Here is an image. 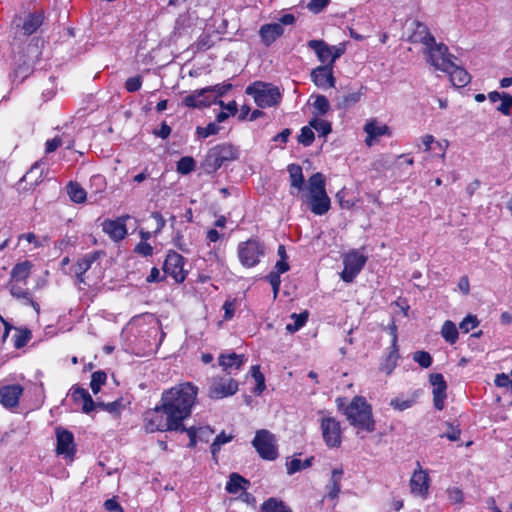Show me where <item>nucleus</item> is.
<instances>
[{"mask_svg": "<svg viewBox=\"0 0 512 512\" xmlns=\"http://www.w3.org/2000/svg\"><path fill=\"white\" fill-rule=\"evenodd\" d=\"M146 320H148V324L151 325L150 329L156 332L158 329V322L151 315L135 317L132 319L129 325L131 328L140 326L142 323L146 322Z\"/></svg>", "mask_w": 512, "mask_h": 512, "instance_id": "53", "label": "nucleus"}, {"mask_svg": "<svg viewBox=\"0 0 512 512\" xmlns=\"http://www.w3.org/2000/svg\"><path fill=\"white\" fill-rule=\"evenodd\" d=\"M107 375L103 371H96L91 376L90 387L94 394H97L101 390V386L106 382Z\"/></svg>", "mask_w": 512, "mask_h": 512, "instance_id": "47", "label": "nucleus"}, {"mask_svg": "<svg viewBox=\"0 0 512 512\" xmlns=\"http://www.w3.org/2000/svg\"><path fill=\"white\" fill-rule=\"evenodd\" d=\"M185 258L177 252H169L166 256L163 271L166 276L171 277L176 283L183 282L188 274L184 268Z\"/></svg>", "mask_w": 512, "mask_h": 512, "instance_id": "14", "label": "nucleus"}, {"mask_svg": "<svg viewBox=\"0 0 512 512\" xmlns=\"http://www.w3.org/2000/svg\"><path fill=\"white\" fill-rule=\"evenodd\" d=\"M413 26V32L409 37L412 43H421L424 49L436 43L435 38L430 34L426 25L415 21L413 22Z\"/></svg>", "mask_w": 512, "mask_h": 512, "instance_id": "22", "label": "nucleus"}, {"mask_svg": "<svg viewBox=\"0 0 512 512\" xmlns=\"http://www.w3.org/2000/svg\"><path fill=\"white\" fill-rule=\"evenodd\" d=\"M238 382L232 378L213 377L211 379L208 396L211 399L219 400L236 394Z\"/></svg>", "mask_w": 512, "mask_h": 512, "instance_id": "13", "label": "nucleus"}, {"mask_svg": "<svg viewBox=\"0 0 512 512\" xmlns=\"http://www.w3.org/2000/svg\"><path fill=\"white\" fill-rule=\"evenodd\" d=\"M290 179L291 194H300L305 188L303 171L300 165L290 164L287 168Z\"/></svg>", "mask_w": 512, "mask_h": 512, "instance_id": "27", "label": "nucleus"}, {"mask_svg": "<svg viewBox=\"0 0 512 512\" xmlns=\"http://www.w3.org/2000/svg\"><path fill=\"white\" fill-rule=\"evenodd\" d=\"M415 401V398L404 399L402 397H396L390 401V406L395 410L404 411L406 409L411 408L414 405Z\"/></svg>", "mask_w": 512, "mask_h": 512, "instance_id": "49", "label": "nucleus"}, {"mask_svg": "<svg viewBox=\"0 0 512 512\" xmlns=\"http://www.w3.org/2000/svg\"><path fill=\"white\" fill-rule=\"evenodd\" d=\"M240 263L247 268L256 266L265 254V246L256 239L241 242L237 248Z\"/></svg>", "mask_w": 512, "mask_h": 512, "instance_id": "10", "label": "nucleus"}, {"mask_svg": "<svg viewBox=\"0 0 512 512\" xmlns=\"http://www.w3.org/2000/svg\"><path fill=\"white\" fill-rule=\"evenodd\" d=\"M100 256L101 252L96 251L84 255L77 261L74 272L80 283H85V273L92 267V265L99 259Z\"/></svg>", "mask_w": 512, "mask_h": 512, "instance_id": "26", "label": "nucleus"}, {"mask_svg": "<svg viewBox=\"0 0 512 512\" xmlns=\"http://www.w3.org/2000/svg\"><path fill=\"white\" fill-rule=\"evenodd\" d=\"M338 408L343 412L349 424L358 432L372 433L375 430L373 409L365 397L355 396L345 407L338 404Z\"/></svg>", "mask_w": 512, "mask_h": 512, "instance_id": "3", "label": "nucleus"}, {"mask_svg": "<svg viewBox=\"0 0 512 512\" xmlns=\"http://www.w3.org/2000/svg\"><path fill=\"white\" fill-rule=\"evenodd\" d=\"M144 428L146 432L179 431L183 429L176 420H171L170 414H166L163 404L150 409L144 414Z\"/></svg>", "mask_w": 512, "mask_h": 512, "instance_id": "4", "label": "nucleus"}, {"mask_svg": "<svg viewBox=\"0 0 512 512\" xmlns=\"http://www.w3.org/2000/svg\"><path fill=\"white\" fill-rule=\"evenodd\" d=\"M458 329L454 322L446 320L441 328V336L449 344L453 345L458 340Z\"/></svg>", "mask_w": 512, "mask_h": 512, "instance_id": "36", "label": "nucleus"}, {"mask_svg": "<svg viewBox=\"0 0 512 512\" xmlns=\"http://www.w3.org/2000/svg\"><path fill=\"white\" fill-rule=\"evenodd\" d=\"M198 387L191 382L179 383L165 390L161 396V403L170 414L171 420H176L183 428V421L187 419L196 404Z\"/></svg>", "mask_w": 512, "mask_h": 512, "instance_id": "1", "label": "nucleus"}, {"mask_svg": "<svg viewBox=\"0 0 512 512\" xmlns=\"http://www.w3.org/2000/svg\"><path fill=\"white\" fill-rule=\"evenodd\" d=\"M426 61L434 67L435 70L444 72L452 67L454 56L448 52L446 45L435 43L427 49H424Z\"/></svg>", "mask_w": 512, "mask_h": 512, "instance_id": "11", "label": "nucleus"}, {"mask_svg": "<svg viewBox=\"0 0 512 512\" xmlns=\"http://www.w3.org/2000/svg\"><path fill=\"white\" fill-rule=\"evenodd\" d=\"M311 80L321 88L328 89L335 86V78L333 75V67L331 65H320L311 72Z\"/></svg>", "mask_w": 512, "mask_h": 512, "instance_id": "18", "label": "nucleus"}, {"mask_svg": "<svg viewBox=\"0 0 512 512\" xmlns=\"http://www.w3.org/2000/svg\"><path fill=\"white\" fill-rule=\"evenodd\" d=\"M299 195L302 204L314 215L322 216L331 208V200L326 191L325 177L320 172L309 177L304 190Z\"/></svg>", "mask_w": 512, "mask_h": 512, "instance_id": "2", "label": "nucleus"}, {"mask_svg": "<svg viewBox=\"0 0 512 512\" xmlns=\"http://www.w3.org/2000/svg\"><path fill=\"white\" fill-rule=\"evenodd\" d=\"M284 33L283 27L280 23H269L261 26L259 30V35L261 37L262 42L269 46L274 41H276L280 36Z\"/></svg>", "mask_w": 512, "mask_h": 512, "instance_id": "28", "label": "nucleus"}, {"mask_svg": "<svg viewBox=\"0 0 512 512\" xmlns=\"http://www.w3.org/2000/svg\"><path fill=\"white\" fill-rule=\"evenodd\" d=\"M448 500L453 504H458L463 501V493L457 487H452L447 490Z\"/></svg>", "mask_w": 512, "mask_h": 512, "instance_id": "56", "label": "nucleus"}, {"mask_svg": "<svg viewBox=\"0 0 512 512\" xmlns=\"http://www.w3.org/2000/svg\"><path fill=\"white\" fill-rule=\"evenodd\" d=\"M43 15L41 13H31L27 16L23 23L25 34L31 35L42 25Z\"/></svg>", "mask_w": 512, "mask_h": 512, "instance_id": "37", "label": "nucleus"}, {"mask_svg": "<svg viewBox=\"0 0 512 512\" xmlns=\"http://www.w3.org/2000/svg\"><path fill=\"white\" fill-rule=\"evenodd\" d=\"M210 89V95L217 100V97H220L227 93L231 88V84H217L211 87H208Z\"/></svg>", "mask_w": 512, "mask_h": 512, "instance_id": "55", "label": "nucleus"}, {"mask_svg": "<svg viewBox=\"0 0 512 512\" xmlns=\"http://www.w3.org/2000/svg\"><path fill=\"white\" fill-rule=\"evenodd\" d=\"M479 321L475 315H467L459 324V328L463 333H468L470 330L476 328Z\"/></svg>", "mask_w": 512, "mask_h": 512, "instance_id": "51", "label": "nucleus"}, {"mask_svg": "<svg viewBox=\"0 0 512 512\" xmlns=\"http://www.w3.org/2000/svg\"><path fill=\"white\" fill-rule=\"evenodd\" d=\"M434 142H435V137L433 135L425 134L417 140L416 147L420 151L427 153V152L431 151L432 149H434Z\"/></svg>", "mask_w": 512, "mask_h": 512, "instance_id": "48", "label": "nucleus"}, {"mask_svg": "<svg viewBox=\"0 0 512 512\" xmlns=\"http://www.w3.org/2000/svg\"><path fill=\"white\" fill-rule=\"evenodd\" d=\"M487 97L491 103L500 101V105L496 108V110L505 116L510 115V109L512 107V95L505 92L500 93L498 91H492L488 93Z\"/></svg>", "mask_w": 512, "mask_h": 512, "instance_id": "30", "label": "nucleus"}, {"mask_svg": "<svg viewBox=\"0 0 512 512\" xmlns=\"http://www.w3.org/2000/svg\"><path fill=\"white\" fill-rule=\"evenodd\" d=\"M449 146V142L448 140H441V141H438L435 139V142H434V149H438L440 151L439 154H437V156L441 159V160H444L445 159V155H446V151H447V148Z\"/></svg>", "mask_w": 512, "mask_h": 512, "instance_id": "62", "label": "nucleus"}, {"mask_svg": "<svg viewBox=\"0 0 512 512\" xmlns=\"http://www.w3.org/2000/svg\"><path fill=\"white\" fill-rule=\"evenodd\" d=\"M33 263L29 260H24L17 263L11 270V281L18 283H25L29 277Z\"/></svg>", "mask_w": 512, "mask_h": 512, "instance_id": "33", "label": "nucleus"}, {"mask_svg": "<svg viewBox=\"0 0 512 512\" xmlns=\"http://www.w3.org/2000/svg\"><path fill=\"white\" fill-rule=\"evenodd\" d=\"M313 457L307 458L304 461L298 458H292L286 462V469L288 475H293L303 469H306L312 465Z\"/></svg>", "mask_w": 512, "mask_h": 512, "instance_id": "38", "label": "nucleus"}, {"mask_svg": "<svg viewBox=\"0 0 512 512\" xmlns=\"http://www.w3.org/2000/svg\"><path fill=\"white\" fill-rule=\"evenodd\" d=\"M219 126L216 123H210L206 127H198L197 133L200 137L207 138L219 132Z\"/></svg>", "mask_w": 512, "mask_h": 512, "instance_id": "54", "label": "nucleus"}, {"mask_svg": "<svg viewBox=\"0 0 512 512\" xmlns=\"http://www.w3.org/2000/svg\"><path fill=\"white\" fill-rule=\"evenodd\" d=\"M237 155V150L231 144L216 145L208 151L204 167L208 172H215L224 163L235 160Z\"/></svg>", "mask_w": 512, "mask_h": 512, "instance_id": "9", "label": "nucleus"}, {"mask_svg": "<svg viewBox=\"0 0 512 512\" xmlns=\"http://www.w3.org/2000/svg\"><path fill=\"white\" fill-rule=\"evenodd\" d=\"M245 361L246 359L244 355L236 354L234 352L221 354L218 358L219 366L228 374H231L233 371L240 370Z\"/></svg>", "mask_w": 512, "mask_h": 512, "instance_id": "24", "label": "nucleus"}, {"mask_svg": "<svg viewBox=\"0 0 512 512\" xmlns=\"http://www.w3.org/2000/svg\"><path fill=\"white\" fill-rule=\"evenodd\" d=\"M18 282H12L10 287V293L13 297L18 299H24L27 300L31 305L34 307V309L38 312L39 311V305L35 302H33L30 298V293L27 289L19 285Z\"/></svg>", "mask_w": 512, "mask_h": 512, "instance_id": "39", "label": "nucleus"}, {"mask_svg": "<svg viewBox=\"0 0 512 512\" xmlns=\"http://www.w3.org/2000/svg\"><path fill=\"white\" fill-rule=\"evenodd\" d=\"M429 382L433 387V405L437 410H443L445 406V399L447 398V383L443 375L440 373L431 374Z\"/></svg>", "mask_w": 512, "mask_h": 512, "instance_id": "17", "label": "nucleus"}, {"mask_svg": "<svg viewBox=\"0 0 512 512\" xmlns=\"http://www.w3.org/2000/svg\"><path fill=\"white\" fill-rule=\"evenodd\" d=\"M252 446L264 460L273 461L279 455L277 438L269 430L260 429L256 431L252 440Z\"/></svg>", "mask_w": 512, "mask_h": 512, "instance_id": "8", "label": "nucleus"}, {"mask_svg": "<svg viewBox=\"0 0 512 512\" xmlns=\"http://www.w3.org/2000/svg\"><path fill=\"white\" fill-rule=\"evenodd\" d=\"M329 0H310L308 8L314 13L320 12L327 4Z\"/></svg>", "mask_w": 512, "mask_h": 512, "instance_id": "64", "label": "nucleus"}, {"mask_svg": "<svg viewBox=\"0 0 512 512\" xmlns=\"http://www.w3.org/2000/svg\"><path fill=\"white\" fill-rule=\"evenodd\" d=\"M389 333L392 337L391 341V351L389 352L384 363L381 364L380 369L384 371L386 374L392 373V371L397 366V361L399 359L398 353V336H397V327L393 323L388 326Z\"/></svg>", "mask_w": 512, "mask_h": 512, "instance_id": "20", "label": "nucleus"}, {"mask_svg": "<svg viewBox=\"0 0 512 512\" xmlns=\"http://www.w3.org/2000/svg\"><path fill=\"white\" fill-rule=\"evenodd\" d=\"M260 512H293L292 509L281 499L270 497L260 506Z\"/></svg>", "mask_w": 512, "mask_h": 512, "instance_id": "34", "label": "nucleus"}, {"mask_svg": "<svg viewBox=\"0 0 512 512\" xmlns=\"http://www.w3.org/2000/svg\"><path fill=\"white\" fill-rule=\"evenodd\" d=\"M291 319L294 321V323L287 324L286 330L290 333H295L306 324L307 319H308V312L304 311L299 314L293 313L291 315Z\"/></svg>", "mask_w": 512, "mask_h": 512, "instance_id": "41", "label": "nucleus"}, {"mask_svg": "<svg viewBox=\"0 0 512 512\" xmlns=\"http://www.w3.org/2000/svg\"><path fill=\"white\" fill-rule=\"evenodd\" d=\"M309 125L322 137L327 136L332 130L331 123L319 117L310 120Z\"/></svg>", "mask_w": 512, "mask_h": 512, "instance_id": "42", "label": "nucleus"}, {"mask_svg": "<svg viewBox=\"0 0 512 512\" xmlns=\"http://www.w3.org/2000/svg\"><path fill=\"white\" fill-rule=\"evenodd\" d=\"M361 97H362V93L360 91L350 93L344 97L343 106L349 107V106L359 102Z\"/></svg>", "mask_w": 512, "mask_h": 512, "instance_id": "61", "label": "nucleus"}, {"mask_svg": "<svg viewBox=\"0 0 512 512\" xmlns=\"http://www.w3.org/2000/svg\"><path fill=\"white\" fill-rule=\"evenodd\" d=\"M342 261L344 268L340 277L344 282L351 283L365 266L367 256L363 249H352L342 255Z\"/></svg>", "mask_w": 512, "mask_h": 512, "instance_id": "7", "label": "nucleus"}, {"mask_svg": "<svg viewBox=\"0 0 512 512\" xmlns=\"http://www.w3.org/2000/svg\"><path fill=\"white\" fill-rule=\"evenodd\" d=\"M298 141L304 146H310L312 142L314 141V132L313 128L309 126H304L300 134L298 136Z\"/></svg>", "mask_w": 512, "mask_h": 512, "instance_id": "50", "label": "nucleus"}, {"mask_svg": "<svg viewBox=\"0 0 512 512\" xmlns=\"http://www.w3.org/2000/svg\"><path fill=\"white\" fill-rule=\"evenodd\" d=\"M67 193L70 199L75 203H83L87 197L86 191L78 183L75 182H70L67 185Z\"/></svg>", "mask_w": 512, "mask_h": 512, "instance_id": "40", "label": "nucleus"}, {"mask_svg": "<svg viewBox=\"0 0 512 512\" xmlns=\"http://www.w3.org/2000/svg\"><path fill=\"white\" fill-rule=\"evenodd\" d=\"M252 377L256 382V386L254 388V393L257 395H261L263 391L266 389L265 385V377L260 371V367L258 365L252 366L251 368Z\"/></svg>", "mask_w": 512, "mask_h": 512, "instance_id": "44", "label": "nucleus"}, {"mask_svg": "<svg viewBox=\"0 0 512 512\" xmlns=\"http://www.w3.org/2000/svg\"><path fill=\"white\" fill-rule=\"evenodd\" d=\"M344 471L341 467L334 468L331 472L330 481L326 486L327 497L335 500L338 498L339 493L341 491V480L343 477Z\"/></svg>", "mask_w": 512, "mask_h": 512, "instance_id": "31", "label": "nucleus"}, {"mask_svg": "<svg viewBox=\"0 0 512 512\" xmlns=\"http://www.w3.org/2000/svg\"><path fill=\"white\" fill-rule=\"evenodd\" d=\"M410 492L413 496L426 499L430 488V477L428 471L423 469L419 462L413 471L409 482Z\"/></svg>", "mask_w": 512, "mask_h": 512, "instance_id": "15", "label": "nucleus"}, {"mask_svg": "<svg viewBox=\"0 0 512 512\" xmlns=\"http://www.w3.org/2000/svg\"><path fill=\"white\" fill-rule=\"evenodd\" d=\"M103 231L114 241H120L127 235V229L124 218L116 220H105L102 224Z\"/></svg>", "mask_w": 512, "mask_h": 512, "instance_id": "23", "label": "nucleus"}, {"mask_svg": "<svg viewBox=\"0 0 512 512\" xmlns=\"http://www.w3.org/2000/svg\"><path fill=\"white\" fill-rule=\"evenodd\" d=\"M31 332L28 330H21L15 339V346L17 348L23 347L30 340Z\"/></svg>", "mask_w": 512, "mask_h": 512, "instance_id": "60", "label": "nucleus"}, {"mask_svg": "<svg viewBox=\"0 0 512 512\" xmlns=\"http://www.w3.org/2000/svg\"><path fill=\"white\" fill-rule=\"evenodd\" d=\"M245 92L253 97L255 103L260 108L275 106L281 100L279 89L270 83L254 82L247 86Z\"/></svg>", "mask_w": 512, "mask_h": 512, "instance_id": "5", "label": "nucleus"}, {"mask_svg": "<svg viewBox=\"0 0 512 512\" xmlns=\"http://www.w3.org/2000/svg\"><path fill=\"white\" fill-rule=\"evenodd\" d=\"M183 103L187 107L201 108L216 104L217 101L210 95L209 88H203L186 96L183 100Z\"/></svg>", "mask_w": 512, "mask_h": 512, "instance_id": "21", "label": "nucleus"}, {"mask_svg": "<svg viewBox=\"0 0 512 512\" xmlns=\"http://www.w3.org/2000/svg\"><path fill=\"white\" fill-rule=\"evenodd\" d=\"M196 163L195 160L192 157L185 156L182 157L177 162V171L180 174L186 175L190 172H192L195 169Z\"/></svg>", "mask_w": 512, "mask_h": 512, "instance_id": "46", "label": "nucleus"}, {"mask_svg": "<svg viewBox=\"0 0 512 512\" xmlns=\"http://www.w3.org/2000/svg\"><path fill=\"white\" fill-rule=\"evenodd\" d=\"M363 131L366 134L365 144L368 147L375 145L381 137H392V129L379 121L376 118L369 119L364 127Z\"/></svg>", "mask_w": 512, "mask_h": 512, "instance_id": "16", "label": "nucleus"}, {"mask_svg": "<svg viewBox=\"0 0 512 512\" xmlns=\"http://www.w3.org/2000/svg\"><path fill=\"white\" fill-rule=\"evenodd\" d=\"M71 396L75 402L82 403L83 412L90 413L94 410L96 403L86 389L80 387L73 388Z\"/></svg>", "mask_w": 512, "mask_h": 512, "instance_id": "32", "label": "nucleus"}, {"mask_svg": "<svg viewBox=\"0 0 512 512\" xmlns=\"http://www.w3.org/2000/svg\"><path fill=\"white\" fill-rule=\"evenodd\" d=\"M199 441L208 442L214 431L209 426L196 428Z\"/></svg>", "mask_w": 512, "mask_h": 512, "instance_id": "59", "label": "nucleus"}, {"mask_svg": "<svg viewBox=\"0 0 512 512\" xmlns=\"http://www.w3.org/2000/svg\"><path fill=\"white\" fill-rule=\"evenodd\" d=\"M312 105L317 116L325 115L330 108L328 99L323 95L315 96Z\"/></svg>", "mask_w": 512, "mask_h": 512, "instance_id": "45", "label": "nucleus"}, {"mask_svg": "<svg viewBox=\"0 0 512 512\" xmlns=\"http://www.w3.org/2000/svg\"><path fill=\"white\" fill-rule=\"evenodd\" d=\"M413 360L422 368H429L432 364V357L426 351H417L413 354Z\"/></svg>", "mask_w": 512, "mask_h": 512, "instance_id": "52", "label": "nucleus"}, {"mask_svg": "<svg viewBox=\"0 0 512 512\" xmlns=\"http://www.w3.org/2000/svg\"><path fill=\"white\" fill-rule=\"evenodd\" d=\"M444 72L449 75L453 86L458 88L466 86L471 80L469 73L464 68L456 65L454 61H452L451 69Z\"/></svg>", "mask_w": 512, "mask_h": 512, "instance_id": "29", "label": "nucleus"}, {"mask_svg": "<svg viewBox=\"0 0 512 512\" xmlns=\"http://www.w3.org/2000/svg\"><path fill=\"white\" fill-rule=\"evenodd\" d=\"M135 251L140 255L150 256L153 252V248L146 241H142L135 247Z\"/></svg>", "mask_w": 512, "mask_h": 512, "instance_id": "63", "label": "nucleus"}, {"mask_svg": "<svg viewBox=\"0 0 512 512\" xmlns=\"http://www.w3.org/2000/svg\"><path fill=\"white\" fill-rule=\"evenodd\" d=\"M289 269L290 266L288 259H279L274 266V270L269 274H276L278 277H280L281 274L287 272Z\"/></svg>", "mask_w": 512, "mask_h": 512, "instance_id": "58", "label": "nucleus"}, {"mask_svg": "<svg viewBox=\"0 0 512 512\" xmlns=\"http://www.w3.org/2000/svg\"><path fill=\"white\" fill-rule=\"evenodd\" d=\"M23 388L19 384L4 386L0 389L1 403L6 408H13L18 405Z\"/></svg>", "mask_w": 512, "mask_h": 512, "instance_id": "25", "label": "nucleus"}, {"mask_svg": "<svg viewBox=\"0 0 512 512\" xmlns=\"http://www.w3.org/2000/svg\"><path fill=\"white\" fill-rule=\"evenodd\" d=\"M58 455H63L65 458L72 459L75 453L74 436L71 432L65 429L56 430Z\"/></svg>", "mask_w": 512, "mask_h": 512, "instance_id": "19", "label": "nucleus"}, {"mask_svg": "<svg viewBox=\"0 0 512 512\" xmlns=\"http://www.w3.org/2000/svg\"><path fill=\"white\" fill-rule=\"evenodd\" d=\"M250 482L239 475L238 473H232L229 476V480L226 483V490L229 493L235 494L239 491H245L249 488Z\"/></svg>", "mask_w": 512, "mask_h": 512, "instance_id": "35", "label": "nucleus"}, {"mask_svg": "<svg viewBox=\"0 0 512 512\" xmlns=\"http://www.w3.org/2000/svg\"><path fill=\"white\" fill-rule=\"evenodd\" d=\"M233 438L234 436L232 434H226L225 432H221L219 435H217L210 446V450L213 457L216 458V455L220 452L221 447L224 444H227L230 441H232Z\"/></svg>", "mask_w": 512, "mask_h": 512, "instance_id": "43", "label": "nucleus"}, {"mask_svg": "<svg viewBox=\"0 0 512 512\" xmlns=\"http://www.w3.org/2000/svg\"><path fill=\"white\" fill-rule=\"evenodd\" d=\"M142 79L140 76L130 77L126 80L125 87L129 92H136L141 88Z\"/></svg>", "mask_w": 512, "mask_h": 512, "instance_id": "57", "label": "nucleus"}, {"mask_svg": "<svg viewBox=\"0 0 512 512\" xmlns=\"http://www.w3.org/2000/svg\"><path fill=\"white\" fill-rule=\"evenodd\" d=\"M320 428L325 444L329 448H338L342 443V429L340 422L331 416H323Z\"/></svg>", "mask_w": 512, "mask_h": 512, "instance_id": "12", "label": "nucleus"}, {"mask_svg": "<svg viewBox=\"0 0 512 512\" xmlns=\"http://www.w3.org/2000/svg\"><path fill=\"white\" fill-rule=\"evenodd\" d=\"M347 42H341L337 45H329L323 40H310L307 46L314 51L317 59L322 65H331L333 67L335 61L345 54Z\"/></svg>", "mask_w": 512, "mask_h": 512, "instance_id": "6", "label": "nucleus"}]
</instances>
